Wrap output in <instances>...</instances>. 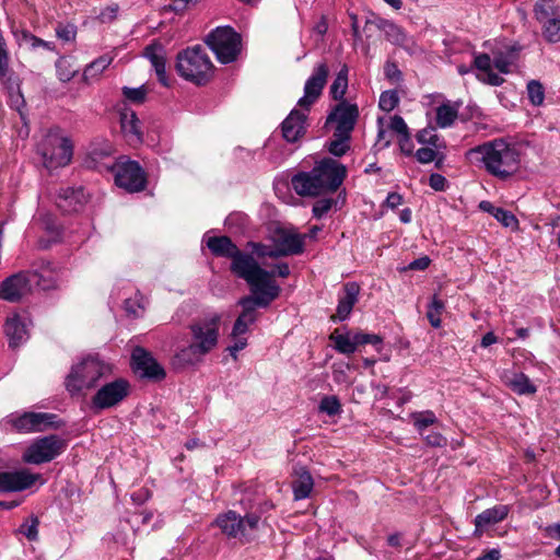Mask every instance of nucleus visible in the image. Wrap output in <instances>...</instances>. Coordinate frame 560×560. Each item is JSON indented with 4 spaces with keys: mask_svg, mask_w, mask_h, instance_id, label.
Returning <instances> with one entry per match:
<instances>
[{
    "mask_svg": "<svg viewBox=\"0 0 560 560\" xmlns=\"http://www.w3.org/2000/svg\"><path fill=\"white\" fill-rule=\"evenodd\" d=\"M468 154L478 160L488 174L500 180L511 179L521 168V149L508 138L486 141L470 149Z\"/></svg>",
    "mask_w": 560,
    "mask_h": 560,
    "instance_id": "f257e3e1",
    "label": "nucleus"
},
{
    "mask_svg": "<svg viewBox=\"0 0 560 560\" xmlns=\"http://www.w3.org/2000/svg\"><path fill=\"white\" fill-rule=\"evenodd\" d=\"M346 176L347 167L342 163L324 158L311 171L293 175L291 185L301 197H318L337 191Z\"/></svg>",
    "mask_w": 560,
    "mask_h": 560,
    "instance_id": "f03ea898",
    "label": "nucleus"
},
{
    "mask_svg": "<svg viewBox=\"0 0 560 560\" xmlns=\"http://www.w3.org/2000/svg\"><path fill=\"white\" fill-rule=\"evenodd\" d=\"M220 323L221 316L218 313L194 319L188 325L189 342L176 352L175 362L182 366L202 362L218 346Z\"/></svg>",
    "mask_w": 560,
    "mask_h": 560,
    "instance_id": "7ed1b4c3",
    "label": "nucleus"
},
{
    "mask_svg": "<svg viewBox=\"0 0 560 560\" xmlns=\"http://www.w3.org/2000/svg\"><path fill=\"white\" fill-rule=\"evenodd\" d=\"M207 246L214 256L230 258L231 272L237 278L245 280L249 288H255L258 287V283L272 280L273 273L261 268L252 254L242 252L229 236L209 237Z\"/></svg>",
    "mask_w": 560,
    "mask_h": 560,
    "instance_id": "20e7f679",
    "label": "nucleus"
},
{
    "mask_svg": "<svg viewBox=\"0 0 560 560\" xmlns=\"http://www.w3.org/2000/svg\"><path fill=\"white\" fill-rule=\"evenodd\" d=\"M175 69L180 78L198 86L209 83L214 74V65L201 45L180 50L176 56Z\"/></svg>",
    "mask_w": 560,
    "mask_h": 560,
    "instance_id": "39448f33",
    "label": "nucleus"
},
{
    "mask_svg": "<svg viewBox=\"0 0 560 560\" xmlns=\"http://www.w3.org/2000/svg\"><path fill=\"white\" fill-rule=\"evenodd\" d=\"M250 291L255 296H245L238 302L243 311L233 325L232 337H243L248 331L249 325L257 318L256 306L267 307L279 296L280 287L273 280H268L250 288Z\"/></svg>",
    "mask_w": 560,
    "mask_h": 560,
    "instance_id": "423d86ee",
    "label": "nucleus"
},
{
    "mask_svg": "<svg viewBox=\"0 0 560 560\" xmlns=\"http://www.w3.org/2000/svg\"><path fill=\"white\" fill-rule=\"evenodd\" d=\"M110 374V366L97 357L88 355L73 364L65 380V386L71 396L95 388L100 381Z\"/></svg>",
    "mask_w": 560,
    "mask_h": 560,
    "instance_id": "0eeeda50",
    "label": "nucleus"
},
{
    "mask_svg": "<svg viewBox=\"0 0 560 560\" xmlns=\"http://www.w3.org/2000/svg\"><path fill=\"white\" fill-rule=\"evenodd\" d=\"M260 517L255 513L240 515L233 510L219 514L213 525L229 539H237L241 542L249 541L252 534L257 530Z\"/></svg>",
    "mask_w": 560,
    "mask_h": 560,
    "instance_id": "6e6552de",
    "label": "nucleus"
},
{
    "mask_svg": "<svg viewBox=\"0 0 560 560\" xmlns=\"http://www.w3.org/2000/svg\"><path fill=\"white\" fill-rule=\"evenodd\" d=\"M37 152L48 170L63 167L71 162L73 145L69 138L58 132H48L38 143Z\"/></svg>",
    "mask_w": 560,
    "mask_h": 560,
    "instance_id": "1a4fd4ad",
    "label": "nucleus"
},
{
    "mask_svg": "<svg viewBox=\"0 0 560 560\" xmlns=\"http://www.w3.org/2000/svg\"><path fill=\"white\" fill-rule=\"evenodd\" d=\"M241 36L230 26L211 31L205 38L207 46L214 52L221 63H231L241 52Z\"/></svg>",
    "mask_w": 560,
    "mask_h": 560,
    "instance_id": "9d476101",
    "label": "nucleus"
},
{
    "mask_svg": "<svg viewBox=\"0 0 560 560\" xmlns=\"http://www.w3.org/2000/svg\"><path fill=\"white\" fill-rule=\"evenodd\" d=\"M67 446V440L57 434L37 438L23 453V460L34 465L49 463L60 456Z\"/></svg>",
    "mask_w": 560,
    "mask_h": 560,
    "instance_id": "9b49d317",
    "label": "nucleus"
},
{
    "mask_svg": "<svg viewBox=\"0 0 560 560\" xmlns=\"http://www.w3.org/2000/svg\"><path fill=\"white\" fill-rule=\"evenodd\" d=\"M109 168L114 172L115 184L126 191L139 192L145 188V173L138 162L120 160Z\"/></svg>",
    "mask_w": 560,
    "mask_h": 560,
    "instance_id": "f8f14e48",
    "label": "nucleus"
},
{
    "mask_svg": "<svg viewBox=\"0 0 560 560\" xmlns=\"http://www.w3.org/2000/svg\"><path fill=\"white\" fill-rule=\"evenodd\" d=\"M130 392V384L125 378H116L103 384L91 399V407L95 411L109 409L120 404Z\"/></svg>",
    "mask_w": 560,
    "mask_h": 560,
    "instance_id": "ddd939ff",
    "label": "nucleus"
},
{
    "mask_svg": "<svg viewBox=\"0 0 560 560\" xmlns=\"http://www.w3.org/2000/svg\"><path fill=\"white\" fill-rule=\"evenodd\" d=\"M358 118V105L351 104L347 101H341L331 109L327 116L326 126L335 124L334 133L351 136Z\"/></svg>",
    "mask_w": 560,
    "mask_h": 560,
    "instance_id": "4468645a",
    "label": "nucleus"
},
{
    "mask_svg": "<svg viewBox=\"0 0 560 560\" xmlns=\"http://www.w3.org/2000/svg\"><path fill=\"white\" fill-rule=\"evenodd\" d=\"M329 75V67L326 62L317 63L312 74L304 84V95L299 100L298 105L305 110L316 103L323 93Z\"/></svg>",
    "mask_w": 560,
    "mask_h": 560,
    "instance_id": "2eb2a0df",
    "label": "nucleus"
},
{
    "mask_svg": "<svg viewBox=\"0 0 560 560\" xmlns=\"http://www.w3.org/2000/svg\"><path fill=\"white\" fill-rule=\"evenodd\" d=\"M13 428L22 433L42 432L48 428H57V416L48 412H24L10 419Z\"/></svg>",
    "mask_w": 560,
    "mask_h": 560,
    "instance_id": "dca6fc26",
    "label": "nucleus"
},
{
    "mask_svg": "<svg viewBox=\"0 0 560 560\" xmlns=\"http://www.w3.org/2000/svg\"><path fill=\"white\" fill-rule=\"evenodd\" d=\"M304 235L279 229L273 238L275 248L270 252H261L260 254H268V257L271 258L302 254L304 250Z\"/></svg>",
    "mask_w": 560,
    "mask_h": 560,
    "instance_id": "f3484780",
    "label": "nucleus"
},
{
    "mask_svg": "<svg viewBox=\"0 0 560 560\" xmlns=\"http://www.w3.org/2000/svg\"><path fill=\"white\" fill-rule=\"evenodd\" d=\"M132 368L141 377L162 381L166 373L153 355L142 347H136L131 353Z\"/></svg>",
    "mask_w": 560,
    "mask_h": 560,
    "instance_id": "a211bd4d",
    "label": "nucleus"
},
{
    "mask_svg": "<svg viewBox=\"0 0 560 560\" xmlns=\"http://www.w3.org/2000/svg\"><path fill=\"white\" fill-rule=\"evenodd\" d=\"M31 292L32 279L26 273V270L8 277L0 284V299L7 302H19Z\"/></svg>",
    "mask_w": 560,
    "mask_h": 560,
    "instance_id": "6ab92c4d",
    "label": "nucleus"
},
{
    "mask_svg": "<svg viewBox=\"0 0 560 560\" xmlns=\"http://www.w3.org/2000/svg\"><path fill=\"white\" fill-rule=\"evenodd\" d=\"M26 273L32 279V290L34 288L50 290L56 287L58 281V272L54 264L43 258L35 260Z\"/></svg>",
    "mask_w": 560,
    "mask_h": 560,
    "instance_id": "aec40b11",
    "label": "nucleus"
},
{
    "mask_svg": "<svg viewBox=\"0 0 560 560\" xmlns=\"http://www.w3.org/2000/svg\"><path fill=\"white\" fill-rule=\"evenodd\" d=\"M376 26L384 33L385 38L392 44L401 47L410 55L418 52L419 47L413 37L408 36L404 30L395 23L388 20L378 19L376 21Z\"/></svg>",
    "mask_w": 560,
    "mask_h": 560,
    "instance_id": "412c9836",
    "label": "nucleus"
},
{
    "mask_svg": "<svg viewBox=\"0 0 560 560\" xmlns=\"http://www.w3.org/2000/svg\"><path fill=\"white\" fill-rule=\"evenodd\" d=\"M40 475L26 469L0 472V492L22 491L31 488Z\"/></svg>",
    "mask_w": 560,
    "mask_h": 560,
    "instance_id": "4be33fe9",
    "label": "nucleus"
},
{
    "mask_svg": "<svg viewBox=\"0 0 560 560\" xmlns=\"http://www.w3.org/2000/svg\"><path fill=\"white\" fill-rule=\"evenodd\" d=\"M359 294L360 285L357 282L351 281L345 283L342 287V292L339 294L338 298L336 315L331 316V320H346L350 316L353 306L359 301Z\"/></svg>",
    "mask_w": 560,
    "mask_h": 560,
    "instance_id": "5701e85b",
    "label": "nucleus"
},
{
    "mask_svg": "<svg viewBox=\"0 0 560 560\" xmlns=\"http://www.w3.org/2000/svg\"><path fill=\"white\" fill-rule=\"evenodd\" d=\"M86 202L88 197L82 187L60 188L56 197L57 207L65 213L78 212Z\"/></svg>",
    "mask_w": 560,
    "mask_h": 560,
    "instance_id": "b1692460",
    "label": "nucleus"
},
{
    "mask_svg": "<svg viewBox=\"0 0 560 560\" xmlns=\"http://www.w3.org/2000/svg\"><path fill=\"white\" fill-rule=\"evenodd\" d=\"M143 55L151 62L159 82L163 86H168L170 82L166 74V51L164 46L154 42L144 48Z\"/></svg>",
    "mask_w": 560,
    "mask_h": 560,
    "instance_id": "393cba45",
    "label": "nucleus"
},
{
    "mask_svg": "<svg viewBox=\"0 0 560 560\" xmlns=\"http://www.w3.org/2000/svg\"><path fill=\"white\" fill-rule=\"evenodd\" d=\"M305 113L298 109H292L289 116L283 120L281 125L283 138L288 142L298 141L305 131Z\"/></svg>",
    "mask_w": 560,
    "mask_h": 560,
    "instance_id": "a878e982",
    "label": "nucleus"
},
{
    "mask_svg": "<svg viewBox=\"0 0 560 560\" xmlns=\"http://www.w3.org/2000/svg\"><path fill=\"white\" fill-rule=\"evenodd\" d=\"M521 47L516 44L505 45L493 50V65L501 73H509L511 66L518 59Z\"/></svg>",
    "mask_w": 560,
    "mask_h": 560,
    "instance_id": "bb28decb",
    "label": "nucleus"
},
{
    "mask_svg": "<svg viewBox=\"0 0 560 560\" xmlns=\"http://www.w3.org/2000/svg\"><path fill=\"white\" fill-rule=\"evenodd\" d=\"M10 61L11 54L9 45L2 30L0 28V82L8 89H12L14 85L13 71L10 68Z\"/></svg>",
    "mask_w": 560,
    "mask_h": 560,
    "instance_id": "cd10ccee",
    "label": "nucleus"
},
{
    "mask_svg": "<svg viewBox=\"0 0 560 560\" xmlns=\"http://www.w3.org/2000/svg\"><path fill=\"white\" fill-rule=\"evenodd\" d=\"M510 513V506L505 504H498L493 508L487 509L475 517V526L477 529H482L489 525L497 524Z\"/></svg>",
    "mask_w": 560,
    "mask_h": 560,
    "instance_id": "c85d7f7f",
    "label": "nucleus"
},
{
    "mask_svg": "<svg viewBox=\"0 0 560 560\" xmlns=\"http://www.w3.org/2000/svg\"><path fill=\"white\" fill-rule=\"evenodd\" d=\"M504 384L518 395L535 394L537 388L524 373H508L503 375Z\"/></svg>",
    "mask_w": 560,
    "mask_h": 560,
    "instance_id": "c756f323",
    "label": "nucleus"
},
{
    "mask_svg": "<svg viewBox=\"0 0 560 560\" xmlns=\"http://www.w3.org/2000/svg\"><path fill=\"white\" fill-rule=\"evenodd\" d=\"M296 478L292 482L293 495L295 500H303L310 497L313 487L314 480L311 472L301 467L295 470Z\"/></svg>",
    "mask_w": 560,
    "mask_h": 560,
    "instance_id": "7c9ffc66",
    "label": "nucleus"
},
{
    "mask_svg": "<svg viewBox=\"0 0 560 560\" xmlns=\"http://www.w3.org/2000/svg\"><path fill=\"white\" fill-rule=\"evenodd\" d=\"M4 332L9 339V345L12 348L19 347L27 339V330L24 323L21 322L18 315L8 318L4 325Z\"/></svg>",
    "mask_w": 560,
    "mask_h": 560,
    "instance_id": "2f4dec72",
    "label": "nucleus"
},
{
    "mask_svg": "<svg viewBox=\"0 0 560 560\" xmlns=\"http://www.w3.org/2000/svg\"><path fill=\"white\" fill-rule=\"evenodd\" d=\"M120 125L125 137L130 143H140L142 141L140 120L133 112L130 114H122Z\"/></svg>",
    "mask_w": 560,
    "mask_h": 560,
    "instance_id": "473e14b6",
    "label": "nucleus"
},
{
    "mask_svg": "<svg viewBox=\"0 0 560 560\" xmlns=\"http://www.w3.org/2000/svg\"><path fill=\"white\" fill-rule=\"evenodd\" d=\"M459 104L445 102L435 109V122L440 128L451 127L458 116Z\"/></svg>",
    "mask_w": 560,
    "mask_h": 560,
    "instance_id": "72a5a7b5",
    "label": "nucleus"
},
{
    "mask_svg": "<svg viewBox=\"0 0 560 560\" xmlns=\"http://www.w3.org/2000/svg\"><path fill=\"white\" fill-rule=\"evenodd\" d=\"M329 338L334 342L336 351L342 354H352L359 347L355 341V332L339 334L338 329H336Z\"/></svg>",
    "mask_w": 560,
    "mask_h": 560,
    "instance_id": "f704fd0d",
    "label": "nucleus"
},
{
    "mask_svg": "<svg viewBox=\"0 0 560 560\" xmlns=\"http://www.w3.org/2000/svg\"><path fill=\"white\" fill-rule=\"evenodd\" d=\"M114 57L105 54L90 62L83 71V80L89 83L92 80H96L100 75L110 66Z\"/></svg>",
    "mask_w": 560,
    "mask_h": 560,
    "instance_id": "c9c22d12",
    "label": "nucleus"
},
{
    "mask_svg": "<svg viewBox=\"0 0 560 560\" xmlns=\"http://www.w3.org/2000/svg\"><path fill=\"white\" fill-rule=\"evenodd\" d=\"M534 16L540 24L546 20L552 19L560 14V7L556 0H537L534 4Z\"/></svg>",
    "mask_w": 560,
    "mask_h": 560,
    "instance_id": "e433bc0d",
    "label": "nucleus"
},
{
    "mask_svg": "<svg viewBox=\"0 0 560 560\" xmlns=\"http://www.w3.org/2000/svg\"><path fill=\"white\" fill-rule=\"evenodd\" d=\"M348 89V68L343 66L337 73L332 84L330 85V95L336 101H345L343 96Z\"/></svg>",
    "mask_w": 560,
    "mask_h": 560,
    "instance_id": "4c0bfd02",
    "label": "nucleus"
},
{
    "mask_svg": "<svg viewBox=\"0 0 560 560\" xmlns=\"http://www.w3.org/2000/svg\"><path fill=\"white\" fill-rule=\"evenodd\" d=\"M542 36L549 43L560 42V14L540 23Z\"/></svg>",
    "mask_w": 560,
    "mask_h": 560,
    "instance_id": "58836bf2",
    "label": "nucleus"
},
{
    "mask_svg": "<svg viewBox=\"0 0 560 560\" xmlns=\"http://www.w3.org/2000/svg\"><path fill=\"white\" fill-rule=\"evenodd\" d=\"M445 308L444 302L438 298L436 294L433 295L431 303L428 305L427 317L432 327L439 328L441 326V315Z\"/></svg>",
    "mask_w": 560,
    "mask_h": 560,
    "instance_id": "ea45409f",
    "label": "nucleus"
},
{
    "mask_svg": "<svg viewBox=\"0 0 560 560\" xmlns=\"http://www.w3.org/2000/svg\"><path fill=\"white\" fill-rule=\"evenodd\" d=\"M416 140L420 144H428L433 147L434 149H441L443 148L442 140L440 139L439 135L436 133V130L434 127L429 126L427 128L421 129L416 135Z\"/></svg>",
    "mask_w": 560,
    "mask_h": 560,
    "instance_id": "a19ab883",
    "label": "nucleus"
},
{
    "mask_svg": "<svg viewBox=\"0 0 560 560\" xmlns=\"http://www.w3.org/2000/svg\"><path fill=\"white\" fill-rule=\"evenodd\" d=\"M411 418L413 420L415 428L421 435L428 427L434 424L438 421L434 412L431 410L413 412Z\"/></svg>",
    "mask_w": 560,
    "mask_h": 560,
    "instance_id": "79ce46f5",
    "label": "nucleus"
},
{
    "mask_svg": "<svg viewBox=\"0 0 560 560\" xmlns=\"http://www.w3.org/2000/svg\"><path fill=\"white\" fill-rule=\"evenodd\" d=\"M350 139L351 136H343L339 133H334V140H331L328 144V151L334 156H342L350 149Z\"/></svg>",
    "mask_w": 560,
    "mask_h": 560,
    "instance_id": "37998d69",
    "label": "nucleus"
},
{
    "mask_svg": "<svg viewBox=\"0 0 560 560\" xmlns=\"http://www.w3.org/2000/svg\"><path fill=\"white\" fill-rule=\"evenodd\" d=\"M56 70L58 79L61 82H69L78 72V70L73 69L70 60L66 57H60L56 61Z\"/></svg>",
    "mask_w": 560,
    "mask_h": 560,
    "instance_id": "c03bdc74",
    "label": "nucleus"
},
{
    "mask_svg": "<svg viewBox=\"0 0 560 560\" xmlns=\"http://www.w3.org/2000/svg\"><path fill=\"white\" fill-rule=\"evenodd\" d=\"M318 409L330 417L339 415L341 412V404L337 396H325L322 398Z\"/></svg>",
    "mask_w": 560,
    "mask_h": 560,
    "instance_id": "a18cd8bd",
    "label": "nucleus"
},
{
    "mask_svg": "<svg viewBox=\"0 0 560 560\" xmlns=\"http://www.w3.org/2000/svg\"><path fill=\"white\" fill-rule=\"evenodd\" d=\"M527 93L530 103L535 106L542 104L545 100V90L539 81L532 80L527 84Z\"/></svg>",
    "mask_w": 560,
    "mask_h": 560,
    "instance_id": "49530a36",
    "label": "nucleus"
},
{
    "mask_svg": "<svg viewBox=\"0 0 560 560\" xmlns=\"http://www.w3.org/2000/svg\"><path fill=\"white\" fill-rule=\"evenodd\" d=\"M39 521L36 516H31L19 527V533L24 535L30 541H35L38 538Z\"/></svg>",
    "mask_w": 560,
    "mask_h": 560,
    "instance_id": "de8ad7c7",
    "label": "nucleus"
},
{
    "mask_svg": "<svg viewBox=\"0 0 560 560\" xmlns=\"http://www.w3.org/2000/svg\"><path fill=\"white\" fill-rule=\"evenodd\" d=\"M18 40H24L33 49H36L38 47H43L47 50H55V44L52 42H46L32 33L27 31L21 32V37L18 38Z\"/></svg>",
    "mask_w": 560,
    "mask_h": 560,
    "instance_id": "09e8293b",
    "label": "nucleus"
},
{
    "mask_svg": "<svg viewBox=\"0 0 560 560\" xmlns=\"http://www.w3.org/2000/svg\"><path fill=\"white\" fill-rule=\"evenodd\" d=\"M399 103L398 94L395 90L384 91L380 96L378 106L384 112H392Z\"/></svg>",
    "mask_w": 560,
    "mask_h": 560,
    "instance_id": "8fccbe9b",
    "label": "nucleus"
},
{
    "mask_svg": "<svg viewBox=\"0 0 560 560\" xmlns=\"http://www.w3.org/2000/svg\"><path fill=\"white\" fill-rule=\"evenodd\" d=\"M337 205V199L334 198H322L318 199L312 208L313 217L316 219H322L326 215L330 209Z\"/></svg>",
    "mask_w": 560,
    "mask_h": 560,
    "instance_id": "3c124183",
    "label": "nucleus"
},
{
    "mask_svg": "<svg viewBox=\"0 0 560 560\" xmlns=\"http://www.w3.org/2000/svg\"><path fill=\"white\" fill-rule=\"evenodd\" d=\"M56 36L58 39L65 42V43H71L74 42L77 38V26L74 24H63L59 23L56 26Z\"/></svg>",
    "mask_w": 560,
    "mask_h": 560,
    "instance_id": "603ef678",
    "label": "nucleus"
},
{
    "mask_svg": "<svg viewBox=\"0 0 560 560\" xmlns=\"http://www.w3.org/2000/svg\"><path fill=\"white\" fill-rule=\"evenodd\" d=\"M122 95L124 97L135 104H142L145 101L147 97V89L142 85L139 88H122Z\"/></svg>",
    "mask_w": 560,
    "mask_h": 560,
    "instance_id": "864d4df0",
    "label": "nucleus"
},
{
    "mask_svg": "<svg viewBox=\"0 0 560 560\" xmlns=\"http://www.w3.org/2000/svg\"><path fill=\"white\" fill-rule=\"evenodd\" d=\"M494 218L505 228H511L513 230H516L518 228V220L509 210L500 208L499 210H497Z\"/></svg>",
    "mask_w": 560,
    "mask_h": 560,
    "instance_id": "5fc2aeb1",
    "label": "nucleus"
},
{
    "mask_svg": "<svg viewBox=\"0 0 560 560\" xmlns=\"http://www.w3.org/2000/svg\"><path fill=\"white\" fill-rule=\"evenodd\" d=\"M440 149H434L433 147H423L416 151L415 156L417 161L421 164H428L438 158Z\"/></svg>",
    "mask_w": 560,
    "mask_h": 560,
    "instance_id": "6e6d98bb",
    "label": "nucleus"
},
{
    "mask_svg": "<svg viewBox=\"0 0 560 560\" xmlns=\"http://www.w3.org/2000/svg\"><path fill=\"white\" fill-rule=\"evenodd\" d=\"M355 341L359 346L372 345L378 350L383 340L382 337L376 334H365L359 331L355 332Z\"/></svg>",
    "mask_w": 560,
    "mask_h": 560,
    "instance_id": "4d7b16f0",
    "label": "nucleus"
},
{
    "mask_svg": "<svg viewBox=\"0 0 560 560\" xmlns=\"http://www.w3.org/2000/svg\"><path fill=\"white\" fill-rule=\"evenodd\" d=\"M474 67L478 73H483L492 69V60L488 54H477L474 58Z\"/></svg>",
    "mask_w": 560,
    "mask_h": 560,
    "instance_id": "13d9d810",
    "label": "nucleus"
},
{
    "mask_svg": "<svg viewBox=\"0 0 560 560\" xmlns=\"http://www.w3.org/2000/svg\"><path fill=\"white\" fill-rule=\"evenodd\" d=\"M477 79L492 86H500L504 82V79L495 73L492 69L483 73H477Z\"/></svg>",
    "mask_w": 560,
    "mask_h": 560,
    "instance_id": "bf43d9fd",
    "label": "nucleus"
},
{
    "mask_svg": "<svg viewBox=\"0 0 560 560\" xmlns=\"http://www.w3.org/2000/svg\"><path fill=\"white\" fill-rule=\"evenodd\" d=\"M389 128L392 131L398 133L399 137L409 132V128L406 121L399 115H394L390 117Z\"/></svg>",
    "mask_w": 560,
    "mask_h": 560,
    "instance_id": "052dcab7",
    "label": "nucleus"
},
{
    "mask_svg": "<svg viewBox=\"0 0 560 560\" xmlns=\"http://www.w3.org/2000/svg\"><path fill=\"white\" fill-rule=\"evenodd\" d=\"M384 73L385 77L393 82H399L402 78V73L399 70L398 66L392 61H387L385 63Z\"/></svg>",
    "mask_w": 560,
    "mask_h": 560,
    "instance_id": "680f3d73",
    "label": "nucleus"
},
{
    "mask_svg": "<svg viewBox=\"0 0 560 560\" xmlns=\"http://www.w3.org/2000/svg\"><path fill=\"white\" fill-rule=\"evenodd\" d=\"M447 180L446 178L438 173H433L429 177V185L435 191H443L446 188Z\"/></svg>",
    "mask_w": 560,
    "mask_h": 560,
    "instance_id": "e2e57ef3",
    "label": "nucleus"
},
{
    "mask_svg": "<svg viewBox=\"0 0 560 560\" xmlns=\"http://www.w3.org/2000/svg\"><path fill=\"white\" fill-rule=\"evenodd\" d=\"M424 440L430 446L442 447L447 443L446 438H444L440 432H430L424 435Z\"/></svg>",
    "mask_w": 560,
    "mask_h": 560,
    "instance_id": "0e129e2a",
    "label": "nucleus"
},
{
    "mask_svg": "<svg viewBox=\"0 0 560 560\" xmlns=\"http://www.w3.org/2000/svg\"><path fill=\"white\" fill-rule=\"evenodd\" d=\"M392 143V139L389 138L387 131L384 129L382 125V119H378V130H377V138H376V144H380V149L388 148Z\"/></svg>",
    "mask_w": 560,
    "mask_h": 560,
    "instance_id": "69168bd1",
    "label": "nucleus"
},
{
    "mask_svg": "<svg viewBox=\"0 0 560 560\" xmlns=\"http://www.w3.org/2000/svg\"><path fill=\"white\" fill-rule=\"evenodd\" d=\"M398 143H399L401 153H404L405 155H408V156L413 154V143L411 141V137H410L409 132L404 136H400Z\"/></svg>",
    "mask_w": 560,
    "mask_h": 560,
    "instance_id": "338daca9",
    "label": "nucleus"
},
{
    "mask_svg": "<svg viewBox=\"0 0 560 560\" xmlns=\"http://www.w3.org/2000/svg\"><path fill=\"white\" fill-rule=\"evenodd\" d=\"M233 343L228 347L230 354L236 359L237 352L243 350L247 346V339L245 337H232Z\"/></svg>",
    "mask_w": 560,
    "mask_h": 560,
    "instance_id": "774afa93",
    "label": "nucleus"
}]
</instances>
